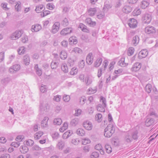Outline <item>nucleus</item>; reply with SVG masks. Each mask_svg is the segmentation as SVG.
<instances>
[{"label": "nucleus", "instance_id": "nucleus-1", "mask_svg": "<svg viewBox=\"0 0 158 158\" xmlns=\"http://www.w3.org/2000/svg\"><path fill=\"white\" fill-rule=\"evenodd\" d=\"M115 126L112 124H109L104 130V135L107 138H110L115 132Z\"/></svg>", "mask_w": 158, "mask_h": 158}, {"label": "nucleus", "instance_id": "nucleus-2", "mask_svg": "<svg viewBox=\"0 0 158 158\" xmlns=\"http://www.w3.org/2000/svg\"><path fill=\"white\" fill-rule=\"evenodd\" d=\"M100 101L102 103L101 104H98L97 106V110L101 112H104L105 111V108L106 106V98L101 96L100 98Z\"/></svg>", "mask_w": 158, "mask_h": 158}, {"label": "nucleus", "instance_id": "nucleus-3", "mask_svg": "<svg viewBox=\"0 0 158 158\" xmlns=\"http://www.w3.org/2000/svg\"><path fill=\"white\" fill-rule=\"evenodd\" d=\"M21 66L19 64H16L11 66L9 68V71L11 73H15L20 69Z\"/></svg>", "mask_w": 158, "mask_h": 158}, {"label": "nucleus", "instance_id": "nucleus-4", "mask_svg": "<svg viewBox=\"0 0 158 158\" xmlns=\"http://www.w3.org/2000/svg\"><path fill=\"white\" fill-rule=\"evenodd\" d=\"M142 19L144 23L149 24L151 21L152 18L150 14L146 13L143 15Z\"/></svg>", "mask_w": 158, "mask_h": 158}, {"label": "nucleus", "instance_id": "nucleus-5", "mask_svg": "<svg viewBox=\"0 0 158 158\" xmlns=\"http://www.w3.org/2000/svg\"><path fill=\"white\" fill-rule=\"evenodd\" d=\"M137 22L136 20L134 19H130L128 22L129 27L132 28H135L137 26Z\"/></svg>", "mask_w": 158, "mask_h": 158}, {"label": "nucleus", "instance_id": "nucleus-6", "mask_svg": "<svg viewBox=\"0 0 158 158\" xmlns=\"http://www.w3.org/2000/svg\"><path fill=\"white\" fill-rule=\"evenodd\" d=\"M22 34V31H16L12 34L10 38L13 40L18 39L21 37Z\"/></svg>", "mask_w": 158, "mask_h": 158}, {"label": "nucleus", "instance_id": "nucleus-7", "mask_svg": "<svg viewBox=\"0 0 158 158\" xmlns=\"http://www.w3.org/2000/svg\"><path fill=\"white\" fill-rule=\"evenodd\" d=\"M50 106L48 104L46 103L44 104H41L40 106V110L41 112L43 114L44 111L46 112L49 109Z\"/></svg>", "mask_w": 158, "mask_h": 158}, {"label": "nucleus", "instance_id": "nucleus-8", "mask_svg": "<svg viewBox=\"0 0 158 158\" xmlns=\"http://www.w3.org/2000/svg\"><path fill=\"white\" fill-rule=\"evenodd\" d=\"M145 31L146 33L149 34L155 33L156 30L154 27L148 26L145 28Z\"/></svg>", "mask_w": 158, "mask_h": 158}, {"label": "nucleus", "instance_id": "nucleus-9", "mask_svg": "<svg viewBox=\"0 0 158 158\" xmlns=\"http://www.w3.org/2000/svg\"><path fill=\"white\" fill-rule=\"evenodd\" d=\"M84 127L87 130H91L93 128V125L89 121L84 122L83 123Z\"/></svg>", "mask_w": 158, "mask_h": 158}, {"label": "nucleus", "instance_id": "nucleus-10", "mask_svg": "<svg viewBox=\"0 0 158 158\" xmlns=\"http://www.w3.org/2000/svg\"><path fill=\"white\" fill-rule=\"evenodd\" d=\"M148 54V52L147 50L146 49L142 50L140 51L138 54V57L139 59H142L145 58Z\"/></svg>", "mask_w": 158, "mask_h": 158}, {"label": "nucleus", "instance_id": "nucleus-11", "mask_svg": "<svg viewBox=\"0 0 158 158\" xmlns=\"http://www.w3.org/2000/svg\"><path fill=\"white\" fill-rule=\"evenodd\" d=\"M73 29L71 27H67L63 29L60 32L62 35H66L72 32Z\"/></svg>", "mask_w": 158, "mask_h": 158}, {"label": "nucleus", "instance_id": "nucleus-12", "mask_svg": "<svg viewBox=\"0 0 158 158\" xmlns=\"http://www.w3.org/2000/svg\"><path fill=\"white\" fill-rule=\"evenodd\" d=\"M124 139L125 142L127 143H130L132 141V139L130 131L125 134Z\"/></svg>", "mask_w": 158, "mask_h": 158}, {"label": "nucleus", "instance_id": "nucleus-13", "mask_svg": "<svg viewBox=\"0 0 158 158\" xmlns=\"http://www.w3.org/2000/svg\"><path fill=\"white\" fill-rule=\"evenodd\" d=\"M141 67V64L139 62H137L134 64L131 68L132 71L136 72L139 71Z\"/></svg>", "mask_w": 158, "mask_h": 158}, {"label": "nucleus", "instance_id": "nucleus-14", "mask_svg": "<svg viewBox=\"0 0 158 158\" xmlns=\"http://www.w3.org/2000/svg\"><path fill=\"white\" fill-rule=\"evenodd\" d=\"M42 27L40 25L36 24L32 25L31 29L32 32H37L41 29Z\"/></svg>", "mask_w": 158, "mask_h": 158}, {"label": "nucleus", "instance_id": "nucleus-15", "mask_svg": "<svg viewBox=\"0 0 158 158\" xmlns=\"http://www.w3.org/2000/svg\"><path fill=\"white\" fill-rule=\"evenodd\" d=\"M60 24V23L58 22L55 23L52 27V33L53 34H55L58 31L59 29Z\"/></svg>", "mask_w": 158, "mask_h": 158}, {"label": "nucleus", "instance_id": "nucleus-16", "mask_svg": "<svg viewBox=\"0 0 158 158\" xmlns=\"http://www.w3.org/2000/svg\"><path fill=\"white\" fill-rule=\"evenodd\" d=\"M93 59L92 53L91 52L89 53L87 56L86 58V61L87 64L90 65L93 63Z\"/></svg>", "mask_w": 158, "mask_h": 158}, {"label": "nucleus", "instance_id": "nucleus-17", "mask_svg": "<svg viewBox=\"0 0 158 158\" xmlns=\"http://www.w3.org/2000/svg\"><path fill=\"white\" fill-rule=\"evenodd\" d=\"M154 123V120L153 118H148L145 121V125L147 127H149L153 125Z\"/></svg>", "mask_w": 158, "mask_h": 158}, {"label": "nucleus", "instance_id": "nucleus-18", "mask_svg": "<svg viewBox=\"0 0 158 158\" xmlns=\"http://www.w3.org/2000/svg\"><path fill=\"white\" fill-rule=\"evenodd\" d=\"M24 64L26 65H28L30 62V56L28 55H26L23 57Z\"/></svg>", "mask_w": 158, "mask_h": 158}, {"label": "nucleus", "instance_id": "nucleus-19", "mask_svg": "<svg viewBox=\"0 0 158 158\" xmlns=\"http://www.w3.org/2000/svg\"><path fill=\"white\" fill-rule=\"evenodd\" d=\"M69 51L70 53L75 52V53L81 54L82 53V50L78 47H75L74 48L73 50H70Z\"/></svg>", "mask_w": 158, "mask_h": 158}, {"label": "nucleus", "instance_id": "nucleus-20", "mask_svg": "<svg viewBox=\"0 0 158 158\" xmlns=\"http://www.w3.org/2000/svg\"><path fill=\"white\" fill-rule=\"evenodd\" d=\"M79 28L81 29V30L85 32L89 33V30L87 28V27L82 23H80L79 25Z\"/></svg>", "mask_w": 158, "mask_h": 158}, {"label": "nucleus", "instance_id": "nucleus-21", "mask_svg": "<svg viewBox=\"0 0 158 158\" xmlns=\"http://www.w3.org/2000/svg\"><path fill=\"white\" fill-rule=\"evenodd\" d=\"M139 38L138 36L136 35L133 38L132 41V44L135 46L137 45L139 42Z\"/></svg>", "mask_w": 158, "mask_h": 158}, {"label": "nucleus", "instance_id": "nucleus-22", "mask_svg": "<svg viewBox=\"0 0 158 158\" xmlns=\"http://www.w3.org/2000/svg\"><path fill=\"white\" fill-rule=\"evenodd\" d=\"M112 143L115 146H118V138L115 136L111 139Z\"/></svg>", "mask_w": 158, "mask_h": 158}, {"label": "nucleus", "instance_id": "nucleus-23", "mask_svg": "<svg viewBox=\"0 0 158 158\" xmlns=\"http://www.w3.org/2000/svg\"><path fill=\"white\" fill-rule=\"evenodd\" d=\"M48 118L47 117H45L43 120L41 121V126L43 127H47L48 124Z\"/></svg>", "mask_w": 158, "mask_h": 158}, {"label": "nucleus", "instance_id": "nucleus-24", "mask_svg": "<svg viewBox=\"0 0 158 158\" xmlns=\"http://www.w3.org/2000/svg\"><path fill=\"white\" fill-rule=\"evenodd\" d=\"M102 60L101 58H98L94 63V66L95 67L99 66L102 62Z\"/></svg>", "mask_w": 158, "mask_h": 158}, {"label": "nucleus", "instance_id": "nucleus-25", "mask_svg": "<svg viewBox=\"0 0 158 158\" xmlns=\"http://www.w3.org/2000/svg\"><path fill=\"white\" fill-rule=\"evenodd\" d=\"M127 64V63L125 62V58L124 57L121 58L120 60H119V65L121 67H125Z\"/></svg>", "mask_w": 158, "mask_h": 158}, {"label": "nucleus", "instance_id": "nucleus-26", "mask_svg": "<svg viewBox=\"0 0 158 158\" xmlns=\"http://www.w3.org/2000/svg\"><path fill=\"white\" fill-rule=\"evenodd\" d=\"M20 150L22 153H25L28 151V148L25 146H22L20 147Z\"/></svg>", "mask_w": 158, "mask_h": 158}, {"label": "nucleus", "instance_id": "nucleus-27", "mask_svg": "<svg viewBox=\"0 0 158 158\" xmlns=\"http://www.w3.org/2000/svg\"><path fill=\"white\" fill-rule=\"evenodd\" d=\"M43 135V132L41 131H39L36 132L34 135L35 139H38Z\"/></svg>", "mask_w": 158, "mask_h": 158}, {"label": "nucleus", "instance_id": "nucleus-28", "mask_svg": "<svg viewBox=\"0 0 158 158\" xmlns=\"http://www.w3.org/2000/svg\"><path fill=\"white\" fill-rule=\"evenodd\" d=\"M149 5V3L145 1H143L142 2L141 5V7L142 9H145Z\"/></svg>", "mask_w": 158, "mask_h": 158}, {"label": "nucleus", "instance_id": "nucleus-29", "mask_svg": "<svg viewBox=\"0 0 158 158\" xmlns=\"http://www.w3.org/2000/svg\"><path fill=\"white\" fill-rule=\"evenodd\" d=\"M60 56L61 59L64 60L67 58V55L65 51L63 50L61 51Z\"/></svg>", "mask_w": 158, "mask_h": 158}, {"label": "nucleus", "instance_id": "nucleus-30", "mask_svg": "<svg viewBox=\"0 0 158 158\" xmlns=\"http://www.w3.org/2000/svg\"><path fill=\"white\" fill-rule=\"evenodd\" d=\"M131 135L132 139L137 140L139 136L138 131H136L132 133H131Z\"/></svg>", "mask_w": 158, "mask_h": 158}, {"label": "nucleus", "instance_id": "nucleus-31", "mask_svg": "<svg viewBox=\"0 0 158 158\" xmlns=\"http://www.w3.org/2000/svg\"><path fill=\"white\" fill-rule=\"evenodd\" d=\"M77 134L80 136H83L85 135V131L82 129H78L76 131Z\"/></svg>", "mask_w": 158, "mask_h": 158}, {"label": "nucleus", "instance_id": "nucleus-32", "mask_svg": "<svg viewBox=\"0 0 158 158\" xmlns=\"http://www.w3.org/2000/svg\"><path fill=\"white\" fill-rule=\"evenodd\" d=\"M35 69L36 71L37 74L39 76H41L42 74V71L39 68L38 64L35 65Z\"/></svg>", "mask_w": 158, "mask_h": 158}, {"label": "nucleus", "instance_id": "nucleus-33", "mask_svg": "<svg viewBox=\"0 0 158 158\" xmlns=\"http://www.w3.org/2000/svg\"><path fill=\"white\" fill-rule=\"evenodd\" d=\"M62 123V120L59 118H55L54 120L53 123L55 125H60Z\"/></svg>", "mask_w": 158, "mask_h": 158}, {"label": "nucleus", "instance_id": "nucleus-34", "mask_svg": "<svg viewBox=\"0 0 158 158\" xmlns=\"http://www.w3.org/2000/svg\"><path fill=\"white\" fill-rule=\"evenodd\" d=\"M105 148L106 151L107 153H110L112 152V148L108 144H106L105 146Z\"/></svg>", "mask_w": 158, "mask_h": 158}, {"label": "nucleus", "instance_id": "nucleus-35", "mask_svg": "<svg viewBox=\"0 0 158 158\" xmlns=\"http://www.w3.org/2000/svg\"><path fill=\"white\" fill-rule=\"evenodd\" d=\"M68 126V124L67 123L64 122L63 123V126L59 129L60 131L61 132H63L67 128Z\"/></svg>", "mask_w": 158, "mask_h": 158}, {"label": "nucleus", "instance_id": "nucleus-36", "mask_svg": "<svg viewBox=\"0 0 158 158\" xmlns=\"http://www.w3.org/2000/svg\"><path fill=\"white\" fill-rule=\"evenodd\" d=\"M62 70L65 73L68 72V69L66 64L65 63L63 64L61 66Z\"/></svg>", "mask_w": 158, "mask_h": 158}, {"label": "nucleus", "instance_id": "nucleus-37", "mask_svg": "<svg viewBox=\"0 0 158 158\" xmlns=\"http://www.w3.org/2000/svg\"><path fill=\"white\" fill-rule=\"evenodd\" d=\"M95 119L98 122H100L102 119V114L100 113L96 114L95 116Z\"/></svg>", "mask_w": 158, "mask_h": 158}, {"label": "nucleus", "instance_id": "nucleus-38", "mask_svg": "<svg viewBox=\"0 0 158 158\" xmlns=\"http://www.w3.org/2000/svg\"><path fill=\"white\" fill-rule=\"evenodd\" d=\"M152 85L149 84H148L146 86L145 89L146 91L148 93H150L152 90Z\"/></svg>", "mask_w": 158, "mask_h": 158}, {"label": "nucleus", "instance_id": "nucleus-39", "mask_svg": "<svg viewBox=\"0 0 158 158\" xmlns=\"http://www.w3.org/2000/svg\"><path fill=\"white\" fill-rule=\"evenodd\" d=\"M64 145V143L62 141H60L57 145V147L59 149L62 150Z\"/></svg>", "mask_w": 158, "mask_h": 158}, {"label": "nucleus", "instance_id": "nucleus-40", "mask_svg": "<svg viewBox=\"0 0 158 158\" xmlns=\"http://www.w3.org/2000/svg\"><path fill=\"white\" fill-rule=\"evenodd\" d=\"M134 52V48L132 47H130L128 49L127 54L129 56H131L133 54Z\"/></svg>", "mask_w": 158, "mask_h": 158}, {"label": "nucleus", "instance_id": "nucleus-41", "mask_svg": "<svg viewBox=\"0 0 158 158\" xmlns=\"http://www.w3.org/2000/svg\"><path fill=\"white\" fill-rule=\"evenodd\" d=\"M105 70L103 69V67L99 69L98 70L97 76L99 78L102 75V73L104 72Z\"/></svg>", "mask_w": 158, "mask_h": 158}, {"label": "nucleus", "instance_id": "nucleus-42", "mask_svg": "<svg viewBox=\"0 0 158 158\" xmlns=\"http://www.w3.org/2000/svg\"><path fill=\"white\" fill-rule=\"evenodd\" d=\"M25 52V48L24 47H19L18 50V52L19 55H21L24 54Z\"/></svg>", "mask_w": 158, "mask_h": 158}, {"label": "nucleus", "instance_id": "nucleus-43", "mask_svg": "<svg viewBox=\"0 0 158 158\" xmlns=\"http://www.w3.org/2000/svg\"><path fill=\"white\" fill-rule=\"evenodd\" d=\"M61 24L64 27L68 26L69 24V21L68 19L65 18L61 23Z\"/></svg>", "mask_w": 158, "mask_h": 158}, {"label": "nucleus", "instance_id": "nucleus-44", "mask_svg": "<svg viewBox=\"0 0 158 158\" xmlns=\"http://www.w3.org/2000/svg\"><path fill=\"white\" fill-rule=\"evenodd\" d=\"M92 81L91 79L88 77H86L85 78V81L86 85H90L92 83Z\"/></svg>", "mask_w": 158, "mask_h": 158}, {"label": "nucleus", "instance_id": "nucleus-45", "mask_svg": "<svg viewBox=\"0 0 158 158\" xmlns=\"http://www.w3.org/2000/svg\"><path fill=\"white\" fill-rule=\"evenodd\" d=\"M78 118H75L71 121V124L73 126H75L78 124Z\"/></svg>", "mask_w": 158, "mask_h": 158}, {"label": "nucleus", "instance_id": "nucleus-46", "mask_svg": "<svg viewBox=\"0 0 158 158\" xmlns=\"http://www.w3.org/2000/svg\"><path fill=\"white\" fill-rule=\"evenodd\" d=\"M99 156V154L98 152H94L92 153L90 156L91 158H96L98 157Z\"/></svg>", "mask_w": 158, "mask_h": 158}, {"label": "nucleus", "instance_id": "nucleus-47", "mask_svg": "<svg viewBox=\"0 0 158 158\" xmlns=\"http://www.w3.org/2000/svg\"><path fill=\"white\" fill-rule=\"evenodd\" d=\"M78 71L77 69L75 68H73L71 69V71L70 72V74L71 75H75L77 73Z\"/></svg>", "mask_w": 158, "mask_h": 158}, {"label": "nucleus", "instance_id": "nucleus-48", "mask_svg": "<svg viewBox=\"0 0 158 158\" xmlns=\"http://www.w3.org/2000/svg\"><path fill=\"white\" fill-rule=\"evenodd\" d=\"M55 6L52 3L48 4L46 5V8L50 10H52L54 9Z\"/></svg>", "mask_w": 158, "mask_h": 158}, {"label": "nucleus", "instance_id": "nucleus-49", "mask_svg": "<svg viewBox=\"0 0 158 158\" xmlns=\"http://www.w3.org/2000/svg\"><path fill=\"white\" fill-rule=\"evenodd\" d=\"M78 66L80 68H83L85 66V62L83 60H81L78 63Z\"/></svg>", "mask_w": 158, "mask_h": 158}, {"label": "nucleus", "instance_id": "nucleus-50", "mask_svg": "<svg viewBox=\"0 0 158 158\" xmlns=\"http://www.w3.org/2000/svg\"><path fill=\"white\" fill-rule=\"evenodd\" d=\"M63 99L65 102H68L70 100V96L66 95H64L63 97Z\"/></svg>", "mask_w": 158, "mask_h": 158}, {"label": "nucleus", "instance_id": "nucleus-51", "mask_svg": "<svg viewBox=\"0 0 158 158\" xmlns=\"http://www.w3.org/2000/svg\"><path fill=\"white\" fill-rule=\"evenodd\" d=\"M79 102L82 105H83L85 103V101H86V99L85 97H82L79 99Z\"/></svg>", "mask_w": 158, "mask_h": 158}, {"label": "nucleus", "instance_id": "nucleus-52", "mask_svg": "<svg viewBox=\"0 0 158 158\" xmlns=\"http://www.w3.org/2000/svg\"><path fill=\"white\" fill-rule=\"evenodd\" d=\"M40 9L45 10V7L43 5H39L36 6V8L35 10H39Z\"/></svg>", "mask_w": 158, "mask_h": 158}, {"label": "nucleus", "instance_id": "nucleus-53", "mask_svg": "<svg viewBox=\"0 0 158 158\" xmlns=\"http://www.w3.org/2000/svg\"><path fill=\"white\" fill-rule=\"evenodd\" d=\"M44 11L43 13H41L40 15L42 17H44L49 14H50V12L49 10H43Z\"/></svg>", "mask_w": 158, "mask_h": 158}, {"label": "nucleus", "instance_id": "nucleus-54", "mask_svg": "<svg viewBox=\"0 0 158 158\" xmlns=\"http://www.w3.org/2000/svg\"><path fill=\"white\" fill-rule=\"evenodd\" d=\"M34 143V141L31 139H29L26 142V144L29 146H32Z\"/></svg>", "mask_w": 158, "mask_h": 158}, {"label": "nucleus", "instance_id": "nucleus-55", "mask_svg": "<svg viewBox=\"0 0 158 158\" xmlns=\"http://www.w3.org/2000/svg\"><path fill=\"white\" fill-rule=\"evenodd\" d=\"M46 86L42 85L40 87V90L42 93H44L46 92L47 91V89L45 87Z\"/></svg>", "mask_w": 158, "mask_h": 158}, {"label": "nucleus", "instance_id": "nucleus-56", "mask_svg": "<svg viewBox=\"0 0 158 158\" xmlns=\"http://www.w3.org/2000/svg\"><path fill=\"white\" fill-rule=\"evenodd\" d=\"M72 143L75 145H77L80 143V140L78 139H73L72 140Z\"/></svg>", "mask_w": 158, "mask_h": 158}, {"label": "nucleus", "instance_id": "nucleus-57", "mask_svg": "<svg viewBox=\"0 0 158 158\" xmlns=\"http://www.w3.org/2000/svg\"><path fill=\"white\" fill-rule=\"evenodd\" d=\"M61 96L60 95H56L54 97L53 100L56 102H59L60 101Z\"/></svg>", "mask_w": 158, "mask_h": 158}, {"label": "nucleus", "instance_id": "nucleus-58", "mask_svg": "<svg viewBox=\"0 0 158 158\" xmlns=\"http://www.w3.org/2000/svg\"><path fill=\"white\" fill-rule=\"evenodd\" d=\"M21 40L22 42L23 43H27L28 40V38L27 36H23Z\"/></svg>", "mask_w": 158, "mask_h": 158}, {"label": "nucleus", "instance_id": "nucleus-59", "mask_svg": "<svg viewBox=\"0 0 158 158\" xmlns=\"http://www.w3.org/2000/svg\"><path fill=\"white\" fill-rule=\"evenodd\" d=\"M20 144L19 142H13L11 143V145L15 148H17L19 146Z\"/></svg>", "mask_w": 158, "mask_h": 158}, {"label": "nucleus", "instance_id": "nucleus-60", "mask_svg": "<svg viewBox=\"0 0 158 158\" xmlns=\"http://www.w3.org/2000/svg\"><path fill=\"white\" fill-rule=\"evenodd\" d=\"M108 61L107 60H105L103 63L102 66V67H103V69L105 70L107 66L108 65Z\"/></svg>", "mask_w": 158, "mask_h": 158}, {"label": "nucleus", "instance_id": "nucleus-61", "mask_svg": "<svg viewBox=\"0 0 158 158\" xmlns=\"http://www.w3.org/2000/svg\"><path fill=\"white\" fill-rule=\"evenodd\" d=\"M51 66L52 69H56L57 66V63L56 62H52L51 63Z\"/></svg>", "mask_w": 158, "mask_h": 158}, {"label": "nucleus", "instance_id": "nucleus-62", "mask_svg": "<svg viewBox=\"0 0 158 158\" xmlns=\"http://www.w3.org/2000/svg\"><path fill=\"white\" fill-rule=\"evenodd\" d=\"M76 61V60L72 59L71 58H69L68 59V63L70 64V65H73L74 64V62Z\"/></svg>", "mask_w": 158, "mask_h": 158}, {"label": "nucleus", "instance_id": "nucleus-63", "mask_svg": "<svg viewBox=\"0 0 158 158\" xmlns=\"http://www.w3.org/2000/svg\"><path fill=\"white\" fill-rule=\"evenodd\" d=\"M59 136V134L58 132H55L54 133L52 134V137L54 139H57Z\"/></svg>", "mask_w": 158, "mask_h": 158}, {"label": "nucleus", "instance_id": "nucleus-64", "mask_svg": "<svg viewBox=\"0 0 158 158\" xmlns=\"http://www.w3.org/2000/svg\"><path fill=\"white\" fill-rule=\"evenodd\" d=\"M141 13L140 10H133L132 14L134 16H137Z\"/></svg>", "mask_w": 158, "mask_h": 158}]
</instances>
